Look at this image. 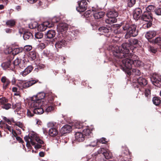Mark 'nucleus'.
<instances>
[{
    "instance_id": "1",
    "label": "nucleus",
    "mask_w": 161,
    "mask_h": 161,
    "mask_svg": "<svg viewBox=\"0 0 161 161\" xmlns=\"http://www.w3.org/2000/svg\"><path fill=\"white\" fill-rule=\"evenodd\" d=\"M129 47V44L124 43L120 46H115L113 50V53L114 56L116 58H125L122 60L123 65L121 68L128 75H130L133 61L131 59L132 54L130 53Z\"/></svg>"
},
{
    "instance_id": "2",
    "label": "nucleus",
    "mask_w": 161,
    "mask_h": 161,
    "mask_svg": "<svg viewBox=\"0 0 161 161\" xmlns=\"http://www.w3.org/2000/svg\"><path fill=\"white\" fill-rule=\"evenodd\" d=\"M24 139L26 142V145L28 147L30 146V143L32 145H35L34 140L40 144L44 143V142L39 137L38 135L33 131L30 132L28 136H25L24 137Z\"/></svg>"
},
{
    "instance_id": "3",
    "label": "nucleus",
    "mask_w": 161,
    "mask_h": 161,
    "mask_svg": "<svg viewBox=\"0 0 161 161\" xmlns=\"http://www.w3.org/2000/svg\"><path fill=\"white\" fill-rule=\"evenodd\" d=\"M136 26L135 25H130L127 22L123 26L124 31H126V33L125 35L126 39H128L131 36L135 37L138 34V31L136 30Z\"/></svg>"
},
{
    "instance_id": "4",
    "label": "nucleus",
    "mask_w": 161,
    "mask_h": 161,
    "mask_svg": "<svg viewBox=\"0 0 161 161\" xmlns=\"http://www.w3.org/2000/svg\"><path fill=\"white\" fill-rule=\"evenodd\" d=\"M36 97H32L29 102V105L31 108L35 109L38 107H41L43 104L42 100H37Z\"/></svg>"
},
{
    "instance_id": "5",
    "label": "nucleus",
    "mask_w": 161,
    "mask_h": 161,
    "mask_svg": "<svg viewBox=\"0 0 161 161\" xmlns=\"http://www.w3.org/2000/svg\"><path fill=\"white\" fill-rule=\"evenodd\" d=\"M47 125L48 128H50L49 130V135L51 136H56L58 134V130L56 128V123L49 122Z\"/></svg>"
},
{
    "instance_id": "6",
    "label": "nucleus",
    "mask_w": 161,
    "mask_h": 161,
    "mask_svg": "<svg viewBox=\"0 0 161 161\" xmlns=\"http://www.w3.org/2000/svg\"><path fill=\"white\" fill-rule=\"evenodd\" d=\"M53 24L51 23L49 21H45L41 24L38 25L37 27L38 31H45L47 27L50 28L53 27Z\"/></svg>"
},
{
    "instance_id": "7",
    "label": "nucleus",
    "mask_w": 161,
    "mask_h": 161,
    "mask_svg": "<svg viewBox=\"0 0 161 161\" xmlns=\"http://www.w3.org/2000/svg\"><path fill=\"white\" fill-rule=\"evenodd\" d=\"M152 83L155 86L159 87L161 85V76L153 75L151 78Z\"/></svg>"
},
{
    "instance_id": "8",
    "label": "nucleus",
    "mask_w": 161,
    "mask_h": 161,
    "mask_svg": "<svg viewBox=\"0 0 161 161\" xmlns=\"http://www.w3.org/2000/svg\"><path fill=\"white\" fill-rule=\"evenodd\" d=\"M78 4V6L76 8V10L78 12H84L86 10L87 3L86 0L81 1Z\"/></svg>"
},
{
    "instance_id": "9",
    "label": "nucleus",
    "mask_w": 161,
    "mask_h": 161,
    "mask_svg": "<svg viewBox=\"0 0 161 161\" xmlns=\"http://www.w3.org/2000/svg\"><path fill=\"white\" fill-rule=\"evenodd\" d=\"M1 80L3 83L2 86L3 89H6L10 84V80L5 76H3L1 78Z\"/></svg>"
},
{
    "instance_id": "10",
    "label": "nucleus",
    "mask_w": 161,
    "mask_h": 161,
    "mask_svg": "<svg viewBox=\"0 0 161 161\" xmlns=\"http://www.w3.org/2000/svg\"><path fill=\"white\" fill-rule=\"evenodd\" d=\"M68 29V25L65 23H61L57 25V29L59 32H65Z\"/></svg>"
},
{
    "instance_id": "11",
    "label": "nucleus",
    "mask_w": 161,
    "mask_h": 161,
    "mask_svg": "<svg viewBox=\"0 0 161 161\" xmlns=\"http://www.w3.org/2000/svg\"><path fill=\"white\" fill-rule=\"evenodd\" d=\"M37 82V80H30L27 82H22L21 83V86L23 88H26L32 86Z\"/></svg>"
},
{
    "instance_id": "12",
    "label": "nucleus",
    "mask_w": 161,
    "mask_h": 161,
    "mask_svg": "<svg viewBox=\"0 0 161 161\" xmlns=\"http://www.w3.org/2000/svg\"><path fill=\"white\" fill-rule=\"evenodd\" d=\"M75 140L79 142H82L85 139V136L81 132H76L75 134Z\"/></svg>"
},
{
    "instance_id": "13",
    "label": "nucleus",
    "mask_w": 161,
    "mask_h": 161,
    "mask_svg": "<svg viewBox=\"0 0 161 161\" xmlns=\"http://www.w3.org/2000/svg\"><path fill=\"white\" fill-rule=\"evenodd\" d=\"M106 139L105 138L103 137L102 138L100 139L99 140H97V141H94L91 142V143L88 145H86V147H88V146L92 147H94L97 145V142H99L100 143H102V144H105L107 142V141H106Z\"/></svg>"
},
{
    "instance_id": "14",
    "label": "nucleus",
    "mask_w": 161,
    "mask_h": 161,
    "mask_svg": "<svg viewBox=\"0 0 161 161\" xmlns=\"http://www.w3.org/2000/svg\"><path fill=\"white\" fill-rule=\"evenodd\" d=\"M142 18L143 20L147 22L151 21L152 20L151 13L149 12H146L143 14Z\"/></svg>"
},
{
    "instance_id": "15",
    "label": "nucleus",
    "mask_w": 161,
    "mask_h": 161,
    "mask_svg": "<svg viewBox=\"0 0 161 161\" xmlns=\"http://www.w3.org/2000/svg\"><path fill=\"white\" fill-rule=\"evenodd\" d=\"M67 42L63 39L58 41L55 44V46L57 48H61L65 46Z\"/></svg>"
},
{
    "instance_id": "16",
    "label": "nucleus",
    "mask_w": 161,
    "mask_h": 161,
    "mask_svg": "<svg viewBox=\"0 0 161 161\" xmlns=\"http://www.w3.org/2000/svg\"><path fill=\"white\" fill-rule=\"evenodd\" d=\"M33 67L31 65L28 66L25 70L21 72L20 74L23 76H25L30 73L32 71Z\"/></svg>"
},
{
    "instance_id": "17",
    "label": "nucleus",
    "mask_w": 161,
    "mask_h": 161,
    "mask_svg": "<svg viewBox=\"0 0 161 161\" xmlns=\"http://www.w3.org/2000/svg\"><path fill=\"white\" fill-rule=\"evenodd\" d=\"M72 127L69 125H65L61 129V132L63 134L69 133L71 131Z\"/></svg>"
},
{
    "instance_id": "18",
    "label": "nucleus",
    "mask_w": 161,
    "mask_h": 161,
    "mask_svg": "<svg viewBox=\"0 0 161 161\" xmlns=\"http://www.w3.org/2000/svg\"><path fill=\"white\" fill-rule=\"evenodd\" d=\"M107 15L108 17H111L116 18L118 15V13L115 10H112L108 11L107 13Z\"/></svg>"
},
{
    "instance_id": "19",
    "label": "nucleus",
    "mask_w": 161,
    "mask_h": 161,
    "mask_svg": "<svg viewBox=\"0 0 161 161\" xmlns=\"http://www.w3.org/2000/svg\"><path fill=\"white\" fill-rule=\"evenodd\" d=\"M142 11L139 8L136 9L133 12V17L135 20H138L140 18Z\"/></svg>"
},
{
    "instance_id": "20",
    "label": "nucleus",
    "mask_w": 161,
    "mask_h": 161,
    "mask_svg": "<svg viewBox=\"0 0 161 161\" xmlns=\"http://www.w3.org/2000/svg\"><path fill=\"white\" fill-rule=\"evenodd\" d=\"M156 35V32L155 31H150L146 33L145 34V37L147 39L152 38Z\"/></svg>"
},
{
    "instance_id": "21",
    "label": "nucleus",
    "mask_w": 161,
    "mask_h": 161,
    "mask_svg": "<svg viewBox=\"0 0 161 161\" xmlns=\"http://www.w3.org/2000/svg\"><path fill=\"white\" fill-rule=\"evenodd\" d=\"M28 61L27 59L23 58L22 59H20V63L19 66L20 68L23 69L27 65Z\"/></svg>"
},
{
    "instance_id": "22",
    "label": "nucleus",
    "mask_w": 161,
    "mask_h": 161,
    "mask_svg": "<svg viewBox=\"0 0 161 161\" xmlns=\"http://www.w3.org/2000/svg\"><path fill=\"white\" fill-rule=\"evenodd\" d=\"M137 81L138 83L142 86H144L147 84V80L143 77H140L137 78Z\"/></svg>"
},
{
    "instance_id": "23",
    "label": "nucleus",
    "mask_w": 161,
    "mask_h": 161,
    "mask_svg": "<svg viewBox=\"0 0 161 161\" xmlns=\"http://www.w3.org/2000/svg\"><path fill=\"white\" fill-rule=\"evenodd\" d=\"M55 35V32L53 30H50L48 31L46 34L47 37L48 38H52Z\"/></svg>"
},
{
    "instance_id": "24",
    "label": "nucleus",
    "mask_w": 161,
    "mask_h": 161,
    "mask_svg": "<svg viewBox=\"0 0 161 161\" xmlns=\"http://www.w3.org/2000/svg\"><path fill=\"white\" fill-rule=\"evenodd\" d=\"M24 39L26 40L28 39H32L33 37L32 34L29 31H26L25 32L23 36Z\"/></svg>"
},
{
    "instance_id": "25",
    "label": "nucleus",
    "mask_w": 161,
    "mask_h": 161,
    "mask_svg": "<svg viewBox=\"0 0 161 161\" xmlns=\"http://www.w3.org/2000/svg\"><path fill=\"white\" fill-rule=\"evenodd\" d=\"M120 27V25H113L111 29L116 34H119L120 33V31L119 30V28Z\"/></svg>"
},
{
    "instance_id": "26",
    "label": "nucleus",
    "mask_w": 161,
    "mask_h": 161,
    "mask_svg": "<svg viewBox=\"0 0 161 161\" xmlns=\"http://www.w3.org/2000/svg\"><path fill=\"white\" fill-rule=\"evenodd\" d=\"M22 51L21 49L17 48L14 49L13 50H10V51L8 52L5 51V53L7 54H9L11 53L12 52V54L15 55H16L21 52Z\"/></svg>"
},
{
    "instance_id": "27",
    "label": "nucleus",
    "mask_w": 161,
    "mask_h": 161,
    "mask_svg": "<svg viewBox=\"0 0 161 161\" xmlns=\"http://www.w3.org/2000/svg\"><path fill=\"white\" fill-rule=\"evenodd\" d=\"M103 155L107 159L111 158L112 157V154L108 149H106L105 152H103Z\"/></svg>"
},
{
    "instance_id": "28",
    "label": "nucleus",
    "mask_w": 161,
    "mask_h": 161,
    "mask_svg": "<svg viewBox=\"0 0 161 161\" xmlns=\"http://www.w3.org/2000/svg\"><path fill=\"white\" fill-rule=\"evenodd\" d=\"M45 96V94L43 92H40L38 93L36 95L33 96V97H36V99L37 100H42L44 98Z\"/></svg>"
},
{
    "instance_id": "29",
    "label": "nucleus",
    "mask_w": 161,
    "mask_h": 161,
    "mask_svg": "<svg viewBox=\"0 0 161 161\" xmlns=\"http://www.w3.org/2000/svg\"><path fill=\"white\" fill-rule=\"evenodd\" d=\"M33 112L35 114H41L44 112V110L42 107H38L33 109Z\"/></svg>"
},
{
    "instance_id": "30",
    "label": "nucleus",
    "mask_w": 161,
    "mask_h": 161,
    "mask_svg": "<svg viewBox=\"0 0 161 161\" xmlns=\"http://www.w3.org/2000/svg\"><path fill=\"white\" fill-rule=\"evenodd\" d=\"M105 13L100 12L94 14V17L95 19H99L102 18L104 15Z\"/></svg>"
},
{
    "instance_id": "31",
    "label": "nucleus",
    "mask_w": 161,
    "mask_h": 161,
    "mask_svg": "<svg viewBox=\"0 0 161 161\" xmlns=\"http://www.w3.org/2000/svg\"><path fill=\"white\" fill-rule=\"evenodd\" d=\"M117 21L116 18H112L111 17H108L105 20V22L106 23L108 24H111L115 23Z\"/></svg>"
},
{
    "instance_id": "32",
    "label": "nucleus",
    "mask_w": 161,
    "mask_h": 161,
    "mask_svg": "<svg viewBox=\"0 0 161 161\" xmlns=\"http://www.w3.org/2000/svg\"><path fill=\"white\" fill-rule=\"evenodd\" d=\"M14 108L15 109L16 111L18 112L22 110L21 107V103L19 102L16 103L13 106Z\"/></svg>"
},
{
    "instance_id": "33",
    "label": "nucleus",
    "mask_w": 161,
    "mask_h": 161,
    "mask_svg": "<svg viewBox=\"0 0 161 161\" xmlns=\"http://www.w3.org/2000/svg\"><path fill=\"white\" fill-rule=\"evenodd\" d=\"M99 32H100V34L103 35V33H107L109 32V30L105 27H102L98 29Z\"/></svg>"
},
{
    "instance_id": "34",
    "label": "nucleus",
    "mask_w": 161,
    "mask_h": 161,
    "mask_svg": "<svg viewBox=\"0 0 161 161\" xmlns=\"http://www.w3.org/2000/svg\"><path fill=\"white\" fill-rule=\"evenodd\" d=\"M72 126L75 128L81 129L82 128L83 125L82 123L77 121L73 123Z\"/></svg>"
},
{
    "instance_id": "35",
    "label": "nucleus",
    "mask_w": 161,
    "mask_h": 161,
    "mask_svg": "<svg viewBox=\"0 0 161 161\" xmlns=\"http://www.w3.org/2000/svg\"><path fill=\"white\" fill-rule=\"evenodd\" d=\"M152 101L154 104L156 106L159 105L161 102V100L159 97H154L153 98Z\"/></svg>"
},
{
    "instance_id": "36",
    "label": "nucleus",
    "mask_w": 161,
    "mask_h": 161,
    "mask_svg": "<svg viewBox=\"0 0 161 161\" xmlns=\"http://www.w3.org/2000/svg\"><path fill=\"white\" fill-rule=\"evenodd\" d=\"M10 63L11 62L10 61L3 63L2 64L1 66L3 69H6L9 67L10 65Z\"/></svg>"
},
{
    "instance_id": "37",
    "label": "nucleus",
    "mask_w": 161,
    "mask_h": 161,
    "mask_svg": "<svg viewBox=\"0 0 161 161\" xmlns=\"http://www.w3.org/2000/svg\"><path fill=\"white\" fill-rule=\"evenodd\" d=\"M83 132L86 136H89L92 134L91 130L88 128H86L83 130Z\"/></svg>"
},
{
    "instance_id": "38",
    "label": "nucleus",
    "mask_w": 161,
    "mask_h": 161,
    "mask_svg": "<svg viewBox=\"0 0 161 161\" xmlns=\"http://www.w3.org/2000/svg\"><path fill=\"white\" fill-rule=\"evenodd\" d=\"M15 22L14 20H8L6 22V25L10 27H11L15 25Z\"/></svg>"
},
{
    "instance_id": "39",
    "label": "nucleus",
    "mask_w": 161,
    "mask_h": 161,
    "mask_svg": "<svg viewBox=\"0 0 161 161\" xmlns=\"http://www.w3.org/2000/svg\"><path fill=\"white\" fill-rule=\"evenodd\" d=\"M55 109V107L52 105L48 106L45 110V112L47 113L51 112L53 111Z\"/></svg>"
},
{
    "instance_id": "40",
    "label": "nucleus",
    "mask_w": 161,
    "mask_h": 161,
    "mask_svg": "<svg viewBox=\"0 0 161 161\" xmlns=\"http://www.w3.org/2000/svg\"><path fill=\"white\" fill-rule=\"evenodd\" d=\"M133 64H134L135 66L138 67L142 66L143 64V63L139 60H136L133 61Z\"/></svg>"
},
{
    "instance_id": "41",
    "label": "nucleus",
    "mask_w": 161,
    "mask_h": 161,
    "mask_svg": "<svg viewBox=\"0 0 161 161\" xmlns=\"http://www.w3.org/2000/svg\"><path fill=\"white\" fill-rule=\"evenodd\" d=\"M132 74L134 75H139L141 74V72L140 70L136 69H131V72Z\"/></svg>"
},
{
    "instance_id": "42",
    "label": "nucleus",
    "mask_w": 161,
    "mask_h": 161,
    "mask_svg": "<svg viewBox=\"0 0 161 161\" xmlns=\"http://www.w3.org/2000/svg\"><path fill=\"white\" fill-rule=\"evenodd\" d=\"M34 112H33V109H28L27 110V115L29 117H31L33 116Z\"/></svg>"
},
{
    "instance_id": "43",
    "label": "nucleus",
    "mask_w": 161,
    "mask_h": 161,
    "mask_svg": "<svg viewBox=\"0 0 161 161\" xmlns=\"http://www.w3.org/2000/svg\"><path fill=\"white\" fill-rule=\"evenodd\" d=\"M29 56L32 59L34 60L36 58V53L34 52H30L29 54Z\"/></svg>"
},
{
    "instance_id": "44",
    "label": "nucleus",
    "mask_w": 161,
    "mask_h": 161,
    "mask_svg": "<svg viewBox=\"0 0 161 161\" xmlns=\"http://www.w3.org/2000/svg\"><path fill=\"white\" fill-rule=\"evenodd\" d=\"M35 37L37 39H41L43 37V34L41 32H38L35 34Z\"/></svg>"
},
{
    "instance_id": "45",
    "label": "nucleus",
    "mask_w": 161,
    "mask_h": 161,
    "mask_svg": "<svg viewBox=\"0 0 161 161\" xmlns=\"http://www.w3.org/2000/svg\"><path fill=\"white\" fill-rule=\"evenodd\" d=\"M146 9L148 11L147 12L150 13L151 12L153 11L154 10V7L152 5H149L147 8Z\"/></svg>"
},
{
    "instance_id": "46",
    "label": "nucleus",
    "mask_w": 161,
    "mask_h": 161,
    "mask_svg": "<svg viewBox=\"0 0 161 161\" xmlns=\"http://www.w3.org/2000/svg\"><path fill=\"white\" fill-rule=\"evenodd\" d=\"M136 3V0H128V4L129 7H132Z\"/></svg>"
},
{
    "instance_id": "47",
    "label": "nucleus",
    "mask_w": 161,
    "mask_h": 161,
    "mask_svg": "<svg viewBox=\"0 0 161 161\" xmlns=\"http://www.w3.org/2000/svg\"><path fill=\"white\" fill-rule=\"evenodd\" d=\"M11 107V105L9 103H4L2 106V108L6 110L9 109Z\"/></svg>"
},
{
    "instance_id": "48",
    "label": "nucleus",
    "mask_w": 161,
    "mask_h": 161,
    "mask_svg": "<svg viewBox=\"0 0 161 161\" xmlns=\"http://www.w3.org/2000/svg\"><path fill=\"white\" fill-rule=\"evenodd\" d=\"M154 43L158 45H161V38L160 37H158L156 38L154 40Z\"/></svg>"
},
{
    "instance_id": "49",
    "label": "nucleus",
    "mask_w": 161,
    "mask_h": 161,
    "mask_svg": "<svg viewBox=\"0 0 161 161\" xmlns=\"http://www.w3.org/2000/svg\"><path fill=\"white\" fill-rule=\"evenodd\" d=\"M130 42L131 45H136L138 43V40L135 39H133L130 40Z\"/></svg>"
},
{
    "instance_id": "50",
    "label": "nucleus",
    "mask_w": 161,
    "mask_h": 161,
    "mask_svg": "<svg viewBox=\"0 0 161 161\" xmlns=\"http://www.w3.org/2000/svg\"><path fill=\"white\" fill-rule=\"evenodd\" d=\"M7 100L4 97H0V105L3 104L6 102Z\"/></svg>"
},
{
    "instance_id": "51",
    "label": "nucleus",
    "mask_w": 161,
    "mask_h": 161,
    "mask_svg": "<svg viewBox=\"0 0 161 161\" xmlns=\"http://www.w3.org/2000/svg\"><path fill=\"white\" fill-rule=\"evenodd\" d=\"M20 60L18 58H16L13 62V64L15 66H17L18 65H19L20 63Z\"/></svg>"
},
{
    "instance_id": "52",
    "label": "nucleus",
    "mask_w": 161,
    "mask_h": 161,
    "mask_svg": "<svg viewBox=\"0 0 161 161\" xmlns=\"http://www.w3.org/2000/svg\"><path fill=\"white\" fill-rule=\"evenodd\" d=\"M37 25V23L36 22H34L33 24L31 23L29 25V28L33 29L35 28Z\"/></svg>"
},
{
    "instance_id": "53",
    "label": "nucleus",
    "mask_w": 161,
    "mask_h": 161,
    "mask_svg": "<svg viewBox=\"0 0 161 161\" xmlns=\"http://www.w3.org/2000/svg\"><path fill=\"white\" fill-rule=\"evenodd\" d=\"M32 47L30 45H26L24 47V49L26 51H29L32 49Z\"/></svg>"
},
{
    "instance_id": "54",
    "label": "nucleus",
    "mask_w": 161,
    "mask_h": 161,
    "mask_svg": "<svg viewBox=\"0 0 161 161\" xmlns=\"http://www.w3.org/2000/svg\"><path fill=\"white\" fill-rule=\"evenodd\" d=\"M145 94L146 97H149L150 96L151 94L150 90L149 89H146Z\"/></svg>"
},
{
    "instance_id": "55",
    "label": "nucleus",
    "mask_w": 161,
    "mask_h": 161,
    "mask_svg": "<svg viewBox=\"0 0 161 161\" xmlns=\"http://www.w3.org/2000/svg\"><path fill=\"white\" fill-rule=\"evenodd\" d=\"M60 19V18L59 17H54L52 19L53 22L54 23H57L58 22Z\"/></svg>"
},
{
    "instance_id": "56",
    "label": "nucleus",
    "mask_w": 161,
    "mask_h": 161,
    "mask_svg": "<svg viewBox=\"0 0 161 161\" xmlns=\"http://www.w3.org/2000/svg\"><path fill=\"white\" fill-rule=\"evenodd\" d=\"M155 14L158 15H161V8H157L155 10Z\"/></svg>"
},
{
    "instance_id": "57",
    "label": "nucleus",
    "mask_w": 161,
    "mask_h": 161,
    "mask_svg": "<svg viewBox=\"0 0 161 161\" xmlns=\"http://www.w3.org/2000/svg\"><path fill=\"white\" fill-rule=\"evenodd\" d=\"M38 48L41 49H43L45 47V45L43 43H40L38 45Z\"/></svg>"
},
{
    "instance_id": "58",
    "label": "nucleus",
    "mask_w": 161,
    "mask_h": 161,
    "mask_svg": "<svg viewBox=\"0 0 161 161\" xmlns=\"http://www.w3.org/2000/svg\"><path fill=\"white\" fill-rule=\"evenodd\" d=\"M148 22L146 24H144V25L143 26L144 28H148L151 26L152 25V23L151 22V21L147 22Z\"/></svg>"
},
{
    "instance_id": "59",
    "label": "nucleus",
    "mask_w": 161,
    "mask_h": 161,
    "mask_svg": "<svg viewBox=\"0 0 161 161\" xmlns=\"http://www.w3.org/2000/svg\"><path fill=\"white\" fill-rule=\"evenodd\" d=\"M149 50L153 53H155L157 51L156 49L152 47H149Z\"/></svg>"
},
{
    "instance_id": "60",
    "label": "nucleus",
    "mask_w": 161,
    "mask_h": 161,
    "mask_svg": "<svg viewBox=\"0 0 161 161\" xmlns=\"http://www.w3.org/2000/svg\"><path fill=\"white\" fill-rule=\"evenodd\" d=\"M4 127L7 129L10 132H13V130L12 127L8 125L7 124H6L5 125Z\"/></svg>"
},
{
    "instance_id": "61",
    "label": "nucleus",
    "mask_w": 161,
    "mask_h": 161,
    "mask_svg": "<svg viewBox=\"0 0 161 161\" xmlns=\"http://www.w3.org/2000/svg\"><path fill=\"white\" fill-rule=\"evenodd\" d=\"M91 11H87L84 14V16L86 18H88L90 16V14Z\"/></svg>"
},
{
    "instance_id": "62",
    "label": "nucleus",
    "mask_w": 161,
    "mask_h": 161,
    "mask_svg": "<svg viewBox=\"0 0 161 161\" xmlns=\"http://www.w3.org/2000/svg\"><path fill=\"white\" fill-rule=\"evenodd\" d=\"M106 149H104L103 148H100L97 151V153L98 154H100L101 153H102L103 154V152H105Z\"/></svg>"
},
{
    "instance_id": "63",
    "label": "nucleus",
    "mask_w": 161,
    "mask_h": 161,
    "mask_svg": "<svg viewBox=\"0 0 161 161\" xmlns=\"http://www.w3.org/2000/svg\"><path fill=\"white\" fill-rule=\"evenodd\" d=\"M3 120L6 121L9 124H11L10 119H7L6 117H3Z\"/></svg>"
},
{
    "instance_id": "64",
    "label": "nucleus",
    "mask_w": 161,
    "mask_h": 161,
    "mask_svg": "<svg viewBox=\"0 0 161 161\" xmlns=\"http://www.w3.org/2000/svg\"><path fill=\"white\" fill-rule=\"evenodd\" d=\"M39 144H36V143H35V145H35V149H39L42 147L41 145L42 144H40V143Z\"/></svg>"
}]
</instances>
